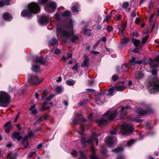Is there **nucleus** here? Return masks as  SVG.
<instances>
[{"label":"nucleus","mask_w":159,"mask_h":159,"mask_svg":"<svg viewBox=\"0 0 159 159\" xmlns=\"http://www.w3.org/2000/svg\"><path fill=\"white\" fill-rule=\"evenodd\" d=\"M135 112L140 116H143L153 113V110L150 105H146L145 106L144 110L142 108H137L135 110Z\"/></svg>","instance_id":"20e7f679"},{"label":"nucleus","mask_w":159,"mask_h":159,"mask_svg":"<svg viewBox=\"0 0 159 159\" xmlns=\"http://www.w3.org/2000/svg\"><path fill=\"white\" fill-rule=\"evenodd\" d=\"M86 120L84 117H83L81 118H80L79 117H76L73 120V122L75 124L79 123H81V128L83 130L88 129L89 127V125H86L84 123L86 122Z\"/></svg>","instance_id":"423d86ee"},{"label":"nucleus","mask_w":159,"mask_h":159,"mask_svg":"<svg viewBox=\"0 0 159 159\" xmlns=\"http://www.w3.org/2000/svg\"><path fill=\"white\" fill-rule=\"evenodd\" d=\"M130 39L129 38H124L121 40V42L122 44H126L129 41Z\"/></svg>","instance_id":"bb28decb"},{"label":"nucleus","mask_w":159,"mask_h":159,"mask_svg":"<svg viewBox=\"0 0 159 159\" xmlns=\"http://www.w3.org/2000/svg\"><path fill=\"white\" fill-rule=\"evenodd\" d=\"M135 59L136 58L135 57L133 56L132 57L131 59L129 61V63L131 66H134L136 64L140 65L142 63L141 60L136 61Z\"/></svg>","instance_id":"a211bd4d"},{"label":"nucleus","mask_w":159,"mask_h":159,"mask_svg":"<svg viewBox=\"0 0 159 159\" xmlns=\"http://www.w3.org/2000/svg\"><path fill=\"white\" fill-rule=\"evenodd\" d=\"M73 6L71 8V10L72 11L74 12L77 13L78 12V9L80 7L78 3H74L72 4Z\"/></svg>","instance_id":"6ab92c4d"},{"label":"nucleus","mask_w":159,"mask_h":159,"mask_svg":"<svg viewBox=\"0 0 159 159\" xmlns=\"http://www.w3.org/2000/svg\"><path fill=\"white\" fill-rule=\"evenodd\" d=\"M129 106H123L121 107V110L120 112V117L121 119H123L124 116L127 113V110L129 109Z\"/></svg>","instance_id":"f8f14e48"},{"label":"nucleus","mask_w":159,"mask_h":159,"mask_svg":"<svg viewBox=\"0 0 159 159\" xmlns=\"http://www.w3.org/2000/svg\"><path fill=\"white\" fill-rule=\"evenodd\" d=\"M2 17L5 20L8 21H11L13 18L12 15L8 12L4 13L2 15Z\"/></svg>","instance_id":"2eb2a0df"},{"label":"nucleus","mask_w":159,"mask_h":159,"mask_svg":"<svg viewBox=\"0 0 159 159\" xmlns=\"http://www.w3.org/2000/svg\"><path fill=\"white\" fill-rule=\"evenodd\" d=\"M101 153L103 156H105L107 153V150L106 149L102 150Z\"/></svg>","instance_id":"e2e57ef3"},{"label":"nucleus","mask_w":159,"mask_h":159,"mask_svg":"<svg viewBox=\"0 0 159 159\" xmlns=\"http://www.w3.org/2000/svg\"><path fill=\"white\" fill-rule=\"evenodd\" d=\"M129 5V3L127 2H124L122 5V7L124 8L127 7Z\"/></svg>","instance_id":"864d4df0"},{"label":"nucleus","mask_w":159,"mask_h":159,"mask_svg":"<svg viewBox=\"0 0 159 159\" xmlns=\"http://www.w3.org/2000/svg\"><path fill=\"white\" fill-rule=\"evenodd\" d=\"M57 6L56 3L52 1L48 4L45 7V9L46 11L49 13H52L55 11V10Z\"/></svg>","instance_id":"6e6552de"},{"label":"nucleus","mask_w":159,"mask_h":159,"mask_svg":"<svg viewBox=\"0 0 159 159\" xmlns=\"http://www.w3.org/2000/svg\"><path fill=\"white\" fill-rule=\"evenodd\" d=\"M34 136V134L32 132V131L31 130L28 133V134L26 136H27L28 138H31Z\"/></svg>","instance_id":"c03bdc74"},{"label":"nucleus","mask_w":159,"mask_h":159,"mask_svg":"<svg viewBox=\"0 0 159 159\" xmlns=\"http://www.w3.org/2000/svg\"><path fill=\"white\" fill-rule=\"evenodd\" d=\"M55 17L56 19L57 20H60L61 18L60 17V15L58 13H56V14Z\"/></svg>","instance_id":"338daca9"},{"label":"nucleus","mask_w":159,"mask_h":159,"mask_svg":"<svg viewBox=\"0 0 159 159\" xmlns=\"http://www.w3.org/2000/svg\"><path fill=\"white\" fill-rule=\"evenodd\" d=\"M112 16L111 14L108 15L107 16H106V18L104 19L103 20V22H104L105 21H106L107 22L108 20H109V19L111 18V17Z\"/></svg>","instance_id":"49530a36"},{"label":"nucleus","mask_w":159,"mask_h":159,"mask_svg":"<svg viewBox=\"0 0 159 159\" xmlns=\"http://www.w3.org/2000/svg\"><path fill=\"white\" fill-rule=\"evenodd\" d=\"M132 121L135 122L136 123H142L143 121L142 120L139 119L138 118H134L132 119Z\"/></svg>","instance_id":"7c9ffc66"},{"label":"nucleus","mask_w":159,"mask_h":159,"mask_svg":"<svg viewBox=\"0 0 159 159\" xmlns=\"http://www.w3.org/2000/svg\"><path fill=\"white\" fill-rule=\"evenodd\" d=\"M80 154L81 157L83 159H88L86 157L84 153L82 152L81 151L80 152Z\"/></svg>","instance_id":"a18cd8bd"},{"label":"nucleus","mask_w":159,"mask_h":159,"mask_svg":"<svg viewBox=\"0 0 159 159\" xmlns=\"http://www.w3.org/2000/svg\"><path fill=\"white\" fill-rule=\"evenodd\" d=\"M90 151L91 152V155H95V151L93 147H91L90 148Z\"/></svg>","instance_id":"a19ab883"},{"label":"nucleus","mask_w":159,"mask_h":159,"mask_svg":"<svg viewBox=\"0 0 159 159\" xmlns=\"http://www.w3.org/2000/svg\"><path fill=\"white\" fill-rule=\"evenodd\" d=\"M144 76V74L142 72L139 73L138 74V78L139 79H142Z\"/></svg>","instance_id":"de8ad7c7"},{"label":"nucleus","mask_w":159,"mask_h":159,"mask_svg":"<svg viewBox=\"0 0 159 159\" xmlns=\"http://www.w3.org/2000/svg\"><path fill=\"white\" fill-rule=\"evenodd\" d=\"M47 94L46 90H44L42 96L41 97V99L42 100L45 99L46 98L47 96Z\"/></svg>","instance_id":"e433bc0d"},{"label":"nucleus","mask_w":159,"mask_h":159,"mask_svg":"<svg viewBox=\"0 0 159 159\" xmlns=\"http://www.w3.org/2000/svg\"><path fill=\"white\" fill-rule=\"evenodd\" d=\"M74 22L73 20L70 18V42L75 43L76 40H79L78 35H75L73 30V26Z\"/></svg>","instance_id":"0eeeda50"},{"label":"nucleus","mask_w":159,"mask_h":159,"mask_svg":"<svg viewBox=\"0 0 159 159\" xmlns=\"http://www.w3.org/2000/svg\"><path fill=\"white\" fill-rule=\"evenodd\" d=\"M117 113L116 110L111 112L107 115V119H100L96 120V122L99 125H102L105 123H106L107 120L111 121L113 120L116 116Z\"/></svg>","instance_id":"39448f33"},{"label":"nucleus","mask_w":159,"mask_h":159,"mask_svg":"<svg viewBox=\"0 0 159 159\" xmlns=\"http://www.w3.org/2000/svg\"><path fill=\"white\" fill-rule=\"evenodd\" d=\"M61 52V50L58 48H56L54 51V53L56 55H58Z\"/></svg>","instance_id":"3c124183"},{"label":"nucleus","mask_w":159,"mask_h":159,"mask_svg":"<svg viewBox=\"0 0 159 159\" xmlns=\"http://www.w3.org/2000/svg\"><path fill=\"white\" fill-rule=\"evenodd\" d=\"M41 117L44 120H47L49 117V115L47 114H43L41 116Z\"/></svg>","instance_id":"72a5a7b5"},{"label":"nucleus","mask_w":159,"mask_h":159,"mask_svg":"<svg viewBox=\"0 0 159 159\" xmlns=\"http://www.w3.org/2000/svg\"><path fill=\"white\" fill-rule=\"evenodd\" d=\"M119 78L117 75H113L112 76V80L115 82Z\"/></svg>","instance_id":"09e8293b"},{"label":"nucleus","mask_w":159,"mask_h":159,"mask_svg":"<svg viewBox=\"0 0 159 159\" xmlns=\"http://www.w3.org/2000/svg\"><path fill=\"white\" fill-rule=\"evenodd\" d=\"M46 59H44L42 56H41L40 57H36L34 60V62L36 63H40L43 65H45Z\"/></svg>","instance_id":"ddd939ff"},{"label":"nucleus","mask_w":159,"mask_h":159,"mask_svg":"<svg viewBox=\"0 0 159 159\" xmlns=\"http://www.w3.org/2000/svg\"><path fill=\"white\" fill-rule=\"evenodd\" d=\"M154 2H153L151 0L149 3V4L148 6V8L150 10L151 9H152L153 8L154 4Z\"/></svg>","instance_id":"c9c22d12"},{"label":"nucleus","mask_w":159,"mask_h":159,"mask_svg":"<svg viewBox=\"0 0 159 159\" xmlns=\"http://www.w3.org/2000/svg\"><path fill=\"white\" fill-rule=\"evenodd\" d=\"M70 50H69L67 54V58H66V57H65L64 56H63L62 58V59L63 61H65L67 58H70V53L69 52V51Z\"/></svg>","instance_id":"052dcab7"},{"label":"nucleus","mask_w":159,"mask_h":159,"mask_svg":"<svg viewBox=\"0 0 159 159\" xmlns=\"http://www.w3.org/2000/svg\"><path fill=\"white\" fill-rule=\"evenodd\" d=\"M115 91L114 86L108 89V91L109 92L107 95L109 96H112L113 95V93Z\"/></svg>","instance_id":"a878e982"},{"label":"nucleus","mask_w":159,"mask_h":159,"mask_svg":"<svg viewBox=\"0 0 159 159\" xmlns=\"http://www.w3.org/2000/svg\"><path fill=\"white\" fill-rule=\"evenodd\" d=\"M62 16L63 17L70 16V11L68 10L65 11L63 13Z\"/></svg>","instance_id":"ea45409f"},{"label":"nucleus","mask_w":159,"mask_h":159,"mask_svg":"<svg viewBox=\"0 0 159 159\" xmlns=\"http://www.w3.org/2000/svg\"><path fill=\"white\" fill-rule=\"evenodd\" d=\"M48 0H39V4H45Z\"/></svg>","instance_id":"8fccbe9b"},{"label":"nucleus","mask_w":159,"mask_h":159,"mask_svg":"<svg viewBox=\"0 0 159 159\" xmlns=\"http://www.w3.org/2000/svg\"><path fill=\"white\" fill-rule=\"evenodd\" d=\"M84 57L85 59L81 65V66L83 67H84L86 66H88L89 61V59L88 58H85V55H84Z\"/></svg>","instance_id":"4be33fe9"},{"label":"nucleus","mask_w":159,"mask_h":159,"mask_svg":"<svg viewBox=\"0 0 159 159\" xmlns=\"http://www.w3.org/2000/svg\"><path fill=\"white\" fill-rule=\"evenodd\" d=\"M28 139L29 138L26 136L24 137L21 141V144L22 145V144L24 143L25 142H28Z\"/></svg>","instance_id":"58836bf2"},{"label":"nucleus","mask_w":159,"mask_h":159,"mask_svg":"<svg viewBox=\"0 0 159 159\" xmlns=\"http://www.w3.org/2000/svg\"><path fill=\"white\" fill-rule=\"evenodd\" d=\"M62 89L63 88L61 86H58L57 87L55 90L57 93L60 94L61 93Z\"/></svg>","instance_id":"c756f323"},{"label":"nucleus","mask_w":159,"mask_h":159,"mask_svg":"<svg viewBox=\"0 0 159 159\" xmlns=\"http://www.w3.org/2000/svg\"><path fill=\"white\" fill-rule=\"evenodd\" d=\"M58 41L55 38L52 39L49 42V44L52 46H54L56 44H57Z\"/></svg>","instance_id":"5701e85b"},{"label":"nucleus","mask_w":159,"mask_h":159,"mask_svg":"<svg viewBox=\"0 0 159 159\" xmlns=\"http://www.w3.org/2000/svg\"><path fill=\"white\" fill-rule=\"evenodd\" d=\"M11 138L14 140L16 139L18 141H19L22 139L23 137L20 135V132H14L12 133Z\"/></svg>","instance_id":"4468645a"},{"label":"nucleus","mask_w":159,"mask_h":159,"mask_svg":"<svg viewBox=\"0 0 159 159\" xmlns=\"http://www.w3.org/2000/svg\"><path fill=\"white\" fill-rule=\"evenodd\" d=\"M118 32L120 34H122L124 33L125 30L120 28H118Z\"/></svg>","instance_id":"4d7b16f0"},{"label":"nucleus","mask_w":159,"mask_h":159,"mask_svg":"<svg viewBox=\"0 0 159 159\" xmlns=\"http://www.w3.org/2000/svg\"><path fill=\"white\" fill-rule=\"evenodd\" d=\"M81 141L83 145V147L86 146L87 140L85 137H82L81 139Z\"/></svg>","instance_id":"cd10ccee"},{"label":"nucleus","mask_w":159,"mask_h":159,"mask_svg":"<svg viewBox=\"0 0 159 159\" xmlns=\"http://www.w3.org/2000/svg\"><path fill=\"white\" fill-rule=\"evenodd\" d=\"M115 90L116 89L117 91H121L122 89L123 86L122 85H119L114 86Z\"/></svg>","instance_id":"4c0bfd02"},{"label":"nucleus","mask_w":159,"mask_h":159,"mask_svg":"<svg viewBox=\"0 0 159 159\" xmlns=\"http://www.w3.org/2000/svg\"><path fill=\"white\" fill-rule=\"evenodd\" d=\"M132 43L133 44L135 47H138L140 43V41L134 39V38H133L132 39Z\"/></svg>","instance_id":"412c9836"},{"label":"nucleus","mask_w":159,"mask_h":159,"mask_svg":"<svg viewBox=\"0 0 159 159\" xmlns=\"http://www.w3.org/2000/svg\"><path fill=\"white\" fill-rule=\"evenodd\" d=\"M152 75L154 76H156L157 74V71L155 69H153L152 70Z\"/></svg>","instance_id":"6e6d98bb"},{"label":"nucleus","mask_w":159,"mask_h":159,"mask_svg":"<svg viewBox=\"0 0 159 159\" xmlns=\"http://www.w3.org/2000/svg\"><path fill=\"white\" fill-rule=\"evenodd\" d=\"M39 68V66L38 65H34L32 66V70L34 72H37Z\"/></svg>","instance_id":"c85d7f7f"},{"label":"nucleus","mask_w":159,"mask_h":159,"mask_svg":"<svg viewBox=\"0 0 159 159\" xmlns=\"http://www.w3.org/2000/svg\"><path fill=\"white\" fill-rule=\"evenodd\" d=\"M49 20L48 16H41L39 18L40 23L41 25L47 24Z\"/></svg>","instance_id":"dca6fc26"},{"label":"nucleus","mask_w":159,"mask_h":159,"mask_svg":"<svg viewBox=\"0 0 159 159\" xmlns=\"http://www.w3.org/2000/svg\"><path fill=\"white\" fill-rule=\"evenodd\" d=\"M50 107L49 106L46 107V106H42L41 110L42 111H44L46 110H49L50 109Z\"/></svg>","instance_id":"37998d69"},{"label":"nucleus","mask_w":159,"mask_h":159,"mask_svg":"<svg viewBox=\"0 0 159 159\" xmlns=\"http://www.w3.org/2000/svg\"><path fill=\"white\" fill-rule=\"evenodd\" d=\"M28 81L32 84H34L36 82H39L38 77L37 75L29 74L28 76Z\"/></svg>","instance_id":"9b49d317"},{"label":"nucleus","mask_w":159,"mask_h":159,"mask_svg":"<svg viewBox=\"0 0 159 159\" xmlns=\"http://www.w3.org/2000/svg\"><path fill=\"white\" fill-rule=\"evenodd\" d=\"M70 29V21L64 25L58 26L57 27L56 33L57 38L58 39H62L63 42L67 43L68 39L70 38V32L66 31V29Z\"/></svg>","instance_id":"f257e3e1"},{"label":"nucleus","mask_w":159,"mask_h":159,"mask_svg":"<svg viewBox=\"0 0 159 159\" xmlns=\"http://www.w3.org/2000/svg\"><path fill=\"white\" fill-rule=\"evenodd\" d=\"M158 66V64L157 63H155L154 64H152L151 65V68H155L157 67Z\"/></svg>","instance_id":"69168bd1"},{"label":"nucleus","mask_w":159,"mask_h":159,"mask_svg":"<svg viewBox=\"0 0 159 159\" xmlns=\"http://www.w3.org/2000/svg\"><path fill=\"white\" fill-rule=\"evenodd\" d=\"M107 143L110 147H111L113 144V138L112 137H109L107 139Z\"/></svg>","instance_id":"393cba45"},{"label":"nucleus","mask_w":159,"mask_h":159,"mask_svg":"<svg viewBox=\"0 0 159 159\" xmlns=\"http://www.w3.org/2000/svg\"><path fill=\"white\" fill-rule=\"evenodd\" d=\"M132 52L135 53H138L139 52V48L138 47H136L133 50Z\"/></svg>","instance_id":"13d9d810"},{"label":"nucleus","mask_w":159,"mask_h":159,"mask_svg":"<svg viewBox=\"0 0 159 159\" xmlns=\"http://www.w3.org/2000/svg\"><path fill=\"white\" fill-rule=\"evenodd\" d=\"M55 95L54 94H52L49 95L47 98V101H50L55 96Z\"/></svg>","instance_id":"603ef678"},{"label":"nucleus","mask_w":159,"mask_h":159,"mask_svg":"<svg viewBox=\"0 0 159 159\" xmlns=\"http://www.w3.org/2000/svg\"><path fill=\"white\" fill-rule=\"evenodd\" d=\"M135 141L134 139H131L129 140L127 143L128 146H130L134 143Z\"/></svg>","instance_id":"473e14b6"},{"label":"nucleus","mask_w":159,"mask_h":159,"mask_svg":"<svg viewBox=\"0 0 159 159\" xmlns=\"http://www.w3.org/2000/svg\"><path fill=\"white\" fill-rule=\"evenodd\" d=\"M150 84L152 87V89L154 91L159 92V80L157 77H155L152 80Z\"/></svg>","instance_id":"9d476101"},{"label":"nucleus","mask_w":159,"mask_h":159,"mask_svg":"<svg viewBox=\"0 0 159 159\" xmlns=\"http://www.w3.org/2000/svg\"><path fill=\"white\" fill-rule=\"evenodd\" d=\"M24 148H30V145L28 142H25L24 143L22 144Z\"/></svg>","instance_id":"79ce46f5"},{"label":"nucleus","mask_w":159,"mask_h":159,"mask_svg":"<svg viewBox=\"0 0 159 159\" xmlns=\"http://www.w3.org/2000/svg\"><path fill=\"white\" fill-rule=\"evenodd\" d=\"M28 9L23 10L21 13V16L24 17L30 18L32 16L33 14L38 13L40 10V7L37 3L32 2L29 4L27 6Z\"/></svg>","instance_id":"f03ea898"},{"label":"nucleus","mask_w":159,"mask_h":159,"mask_svg":"<svg viewBox=\"0 0 159 159\" xmlns=\"http://www.w3.org/2000/svg\"><path fill=\"white\" fill-rule=\"evenodd\" d=\"M82 31L84 35L88 36L90 35L91 33L90 32L91 30L87 28L86 27H84L83 28Z\"/></svg>","instance_id":"aec40b11"},{"label":"nucleus","mask_w":159,"mask_h":159,"mask_svg":"<svg viewBox=\"0 0 159 159\" xmlns=\"http://www.w3.org/2000/svg\"><path fill=\"white\" fill-rule=\"evenodd\" d=\"M148 37V35H147L144 38L142 39V44H144L147 41Z\"/></svg>","instance_id":"f704fd0d"},{"label":"nucleus","mask_w":159,"mask_h":159,"mask_svg":"<svg viewBox=\"0 0 159 159\" xmlns=\"http://www.w3.org/2000/svg\"><path fill=\"white\" fill-rule=\"evenodd\" d=\"M5 131L7 134L10 133V130L11 128V121L7 122L4 125Z\"/></svg>","instance_id":"f3484780"},{"label":"nucleus","mask_w":159,"mask_h":159,"mask_svg":"<svg viewBox=\"0 0 159 159\" xmlns=\"http://www.w3.org/2000/svg\"><path fill=\"white\" fill-rule=\"evenodd\" d=\"M134 129L133 126L128 125H123L121 128V132L123 134L131 133L134 131Z\"/></svg>","instance_id":"1a4fd4ad"},{"label":"nucleus","mask_w":159,"mask_h":159,"mask_svg":"<svg viewBox=\"0 0 159 159\" xmlns=\"http://www.w3.org/2000/svg\"><path fill=\"white\" fill-rule=\"evenodd\" d=\"M154 61L158 62L159 63V55H157L154 59Z\"/></svg>","instance_id":"0e129e2a"},{"label":"nucleus","mask_w":159,"mask_h":159,"mask_svg":"<svg viewBox=\"0 0 159 159\" xmlns=\"http://www.w3.org/2000/svg\"><path fill=\"white\" fill-rule=\"evenodd\" d=\"M16 152H14L12 154L11 156V159H16Z\"/></svg>","instance_id":"774afa93"},{"label":"nucleus","mask_w":159,"mask_h":159,"mask_svg":"<svg viewBox=\"0 0 159 159\" xmlns=\"http://www.w3.org/2000/svg\"><path fill=\"white\" fill-rule=\"evenodd\" d=\"M89 157L91 159H100L99 158L97 157L95 155H90Z\"/></svg>","instance_id":"680f3d73"},{"label":"nucleus","mask_w":159,"mask_h":159,"mask_svg":"<svg viewBox=\"0 0 159 159\" xmlns=\"http://www.w3.org/2000/svg\"><path fill=\"white\" fill-rule=\"evenodd\" d=\"M11 96L8 93L3 92H0V106L6 107L10 102Z\"/></svg>","instance_id":"7ed1b4c3"},{"label":"nucleus","mask_w":159,"mask_h":159,"mask_svg":"<svg viewBox=\"0 0 159 159\" xmlns=\"http://www.w3.org/2000/svg\"><path fill=\"white\" fill-rule=\"evenodd\" d=\"M130 35L133 37H138L139 36V34L138 32L136 31H133L130 34Z\"/></svg>","instance_id":"2f4dec72"},{"label":"nucleus","mask_w":159,"mask_h":159,"mask_svg":"<svg viewBox=\"0 0 159 159\" xmlns=\"http://www.w3.org/2000/svg\"><path fill=\"white\" fill-rule=\"evenodd\" d=\"M78 64L76 62V63L75 65L72 68V69L74 71H76L78 69Z\"/></svg>","instance_id":"5fc2aeb1"},{"label":"nucleus","mask_w":159,"mask_h":159,"mask_svg":"<svg viewBox=\"0 0 159 159\" xmlns=\"http://www.w3.org/2000/svg\"><path fill=\"white\" fill-rule=\"evenodd\" d=\"M124 150V148L122 147H119L116 149L112 150V152H114L115 153H117L119 152H122Z\"/></svg>","instance_id":"b1692460"},{"label":"nucleus","mask_w":159,"mask_h":159,"mask_svg":"<svg viewBox=\"0 0 159 159\" xmlns=\"http://www.w3.org/2000/svg\"><path fill=\"white\" fill-rule=\"evenodd\" d=\"M136 9H135V10L134 11H132V14L131 15V16L133 18H134L136 16V13L135 12Z\"/></svg>","instance_id":"bf43d9fd"}]
</instances>
